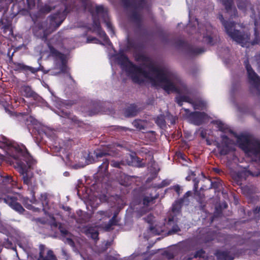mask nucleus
<instances>
[{
  "mask_svg": "<svg viewBox=\"0 0 260 260\" xmlns=\"http://www.w3.org/2000/svg\"><path fill=\"white\" fill-rule=\"evenodd\" d=\"M216 256L218 259L226 260L229 257V253L226 251H217L216 253Z\"/></svg>",
  "mask_w": 260,
  "mask_h": 260,
  "instance_id": "36",
  "label": "nucleus"
},
{
  "mask_svg": "<svg viewBox=\"0 0 260 260\" xmlns=\"http://www.w3.org/2000/svg\"><path fill=\"white\" fill-rule=\"evenodd\" d=\"M60 4V9L48 17L49 24L47 20L38 22L35 25L32 29L34 36L46 41L48 36L61 24L69 13L80 9L87 10L93 17L95 14L100 16L111 36L115 35L114 27L110 21L108 9L103 5H96L94 9V3L90 0H61Z\"/></svg>",
  "mask_w": 260,
  "mask_h": 260,
  "instance_id": "1",
  "label": "nucleus"
},
{
  "mask_svg": "<svg viewBox=\"0 0 260 260\" xmlns=\"http://www.w3.org/2000/svg\"><path fill=\"white\" fill-rule=\"evenodd\" d=\"M254 38L251 42L252 45L258 44L260 42V28H258V21L256 19L254 20Z\"/></svg>",
  "mask_w": 260,
  "mask_h": 260,
  "instance_id": "26",
  "label": "nucleus"
},
{
  "mask_svg": "<svg viewBox=\"0 0 260 260\" xmlns=\"http://www.w3.org/2000/svg\"><path fill=\"white\" fill-rule=\"evenodd\" d=\"M205 254V251L203 249H200L197 250L193 255V257H204Z\"/></svg>",
  "mask_w": 260,
  "mask_h": 260,
  "instance_id": "46",
  "label": "nucleus"
},
{
  "mask_svg": "<svg viewBox=\"0 0 260 260\" xmlns=\"http://www.w3.org/2000/svg\"><path fill=\"white\" fill-rule=\"evenodd\" d=\"M175 47L177 48H183L185 49L187 53L189 56H196L205 51V49L204 48L195 47L182 40H178L175 42Z\"/></svg>",
  "mask_w": 260,
  "mask_h": 260,
  "instance_id": "9",
  "label": "nucleus"
},
{
  "mask_svg": "<svg viewBox=\"0 0 260 260\" xmlns=\"http://www.w3.org/2000/svg\"><path fill=\"white\" fill-rule=\"evenodd\" d=\"M132 159L134 161L137 162V166L139 168L144 167L145 166V164L143 162V159L137 156H133Z\"/></svg>",
  "mask_w": 260,
  "mask_h": 260,
  "instance_id": "42",
  "label": "nucleus"
},
{
  "mask_svg": "<svg viewBox=\"0 0 260 260\" xmlns=\"http://www.w3.org/2000/svg\"><path fill=\"white\" fill-rule=\"evenodd\" d=\"M137 106L135 104H131L124 110V114L126 117H131L135 116L138 113Z\"/></svg>",
  "mask_w": 260,
  "mask_h": 260,
  "instance_id": "27",
  "label": "nucleus"
},
{
  "mask_svg": "<svg viewBox=\"0 0 260 260\" xmlns=\"http://www.w3.org/2000/svg\"><path fill=\"white\" fill-rule=\"evenodd\" d=\"M212 185V186L213 188H217L218 187V183H216V182H214V183H212L211 184Z\"/></svg>",
  "mask_w": 260,
  "mask_h": 260,
  "instance_id": "60",
  "label": "nucleus"
},
{
  "mask_svg": "<svg viewBox=\"0 0 260 260\" xmlns=\"http://www.w3.org/2000/svg\"><path fill=\"white\" fill-rule=\"evenodd\" d=\"M92 25L96 31L102 29L100 20L98 18H96L94 17L93 18Z\"/></svg>",
  "mask_w": 260,
  "mask_h": 260,
  "instance_id": "43",
  "label": "nucleus"
},
{
  "mask_svg": "<svg viewBox=\"0 0 260 260\" xmlns=\"http://www.w3.org/2000/svg\"><path fill=\"white\" fill-rule=\"evenodd\" d=\"M167 184H166L165 183V181L164 180L161 182V183L159 184V187H164L165 186H167Z\"/></svg>",
  "mask_w": 260,
  "mask_h": 260,
  "instance_id": "63",
  "label": "nucleus"
},
{
  "mask_svg": "<svg viewBox=\"0 0 260 260\" xmlns=\"http://www.w3.org/2000/svg\"><path fill=\"white\" fill-rule=\"evenodd\" d=\"M93 105L94 106H95V109H94L93 110H89V112H89L88 115H89V116H92V115H95V114H97V113L99 112V109L97 108V107H99V105L98 104V103H94L93 104Z\"/></svg>",
  "mask_w": 260,
  "mask_h": 260,
  "instance_id": "51",
  "label": "nucleus"
},
{
  "mask_svg": "<svg viewBox=\"0 0 260 260\" xmlns=\"http://www.w3.org/2000/svg\"><path fill=\"white\" fill-rule=\"evenodd\" d=\"M16 151L18 152L19 156L21 157L20 158L25 161L28 168L30 167L32 157L29 153L28 150L24 146H18L15 147Z\"/></svg>",
  "mask_w": 260,
  "mask_h": 260,
  "instance_id": "12",
  "label": "nucleus"
},
{
  "mask_svg": "<svg viewBox=\"0 0 260 260\" xmlns=\"http://www.w3.org/2000/svg\"><path fill=\"white\" fill-rule=\"evenodd\" d=\"M260 212V207L257 206L253 209V214L256 215Z\"/></svg>",
  "mask_w": 260,
  "mask_h": 260,
  "instance_id": "57",
  "label": "nucleus"
},
{
  "mask_svg": "<svg viewBox=\"0 0 260 260\" xmlns=\"http://www.w3.org/2000/svg\"><path fill=\"white\" fill-rule=\"evenodd\" d=\"M203 105H204V103L202 102H199L198 104H196L194 105V109H199L197 107V106L201 107L204 106Z\"/></svg>",
  "mask_w": 260,
  "mask_h": 260,
  "instance_id": "59",
  "label": "nucleus"
},
{
  "mask_svg": "<svg viewBox=\"0 0 260 260\" xmlns=\"http://www.w3.org/2000/svg\"><path fill=\"white\" fill-rule=\"evenodd\" d=\"M2 183L4 185L8 184L11 185V187L14 185V180L11 176L7 175L5 177H3L2 179Z\"/></svg>",
  "mask_w": 260,
  "mask_h": 260,
  "instance_id": "38",
  "label": "nucleus"
},
{
  "mask_svg": "<svg viewBox=\"0 0 260 260\" xmlns=\"http://www.w3.org/2000/svg\"><path fill=\"white\" fill-rule=\"evenodd\" d=\"M127 72L131 74L133 82L138 84H141L144 82V80L140 75H142L145 78H149L148 71L134 63H132V66L128 67Z\"/></svg>",
  "mask_w": 260,
  "mask_h": 260,
  "instance_id": "6",
  "label": "nucleus"
},
{
  "mask_svg": "<svg viewBox=\"0 0 260 260\" xmlns=\"http://www.w3.org/2000/svg\"><path fill=\"white\" fill-rule=\"evenodd\" d=\"M133 125L136 128L142 130L145 128L143 121L140 119H136L133 122Z\"/></svg>",
  "mask_w": 260,
  "mask_h": 260,
  "instance_id": "39",
  "label": "nucleus"
},
{
  "mask_svg": "<svg viewBox=\"0 0 260 260\" xmlns=\"http://www.w3.org/2000/svg\"><path fill=\"white\" fill-rule=\"evenodd\" d=\"M173 189L174 190L175 192H177L178 196L180 195L181 193V187L179 185H176L173 186Z\"/></svg>",
  "mask_w": 260,
  "mask_h": 260,
  "instance_id": "55",
  "label": "nucleus"
},
{
  "mask_svg": "<svg viewBox=\"0 0 260 260\" xmlns=\"http://www.w3.org/2000/svg\"><path fill=\"white\" fill-rule=\"evenodd\" d=\"M23 121L25 124L29 128V126L31 125H35L37 123V120L31 116L24 115Z\"/></svg>",
  "mask_w": 260,
  "mask_h": 260,
  "instance_id": "33",
  "label": "nucleus"
},
{
  "mask_svg": "<svg viewBox=\"0 0 260 260\" xmlns=\"http://www.w3.org/2000/svg\"><path fill=\"white\" fill-rule=\"evenodd\" d=\"M121 165H124L123 161H115V160H112L111 161V166L112 167L120 169Z\"/></svg>",
  "mask_w": 260,
  "mask_h": 260,
  "instance_id": "48",
  "label": "nucleus"
},
{
  "mask_svg": "<svg viewBox=\"0 0 260 260\" xmlns=\"http://www.w3.org/2000/svg\"><path fill=\"white\" fill-rule=\"evenodd\" d=\"M155 122L159 125H164L166 123L165 118L161 115L157 117Z\"/></svg>",
  "mask_w": 260,
  "mask_h": 260,
  "instance_id": "47",
  "label": "nucleus"
},
{
  "mask_svg": "<svg viewBox=\"0 0 260 260\" xmlns=\"http://www.w3.org/2000/svg\"><path fill=\"white\" fill-rule=\"evenodd\" d=\"M52 10V7L49 5H45L41 8V11L44 13H49Z\"/></svg>",
  "mask_w": 260,
  "mask_h": 260,
  "instance_id": "49",
  "label": "nucleus"
},
{
  "mask_svg": "<svg viewBox=\"0 0 260 260\" xmlns=\"http://www.w3.org/2000/svg\"><path fill=\"white\" fill-rule=\"evenodd\" d=\"M133 176L120 173L116 176L117 180L120 184L124 186H128L132 184Z\"/></svg>",
  "mask_w": 260,
  "mask_h": 260,
  "instance_id": "19",
  "label": "nucleus"
},
{
  "mask_svg": "<svg viewBox=\"0 0 260 260\" xmlns=\"http://www.w3.org/2000/svg\"><path fill=\"white\" fill-rule=\"evenodd\" d=\"M194 196L196 200L200 204V209H203L206 206L204 202L205 196L201 194L199 191L194 192Z\"/></svg>",
  "mask_w": 260,
  "mask_h": 260,
  "instance_id": "30",
  "label": "nucleus"
},
{
  "mask_svg": "<svg viewBox=\"0 0 260 260\" xmlns=\"http://www.w3.org/2000/svg\"><path fill=\"white\" fill-rule=\"evenodd\" d=\"M205 32H204L202 42L207 45L213 46L216 42V35L213 31L212 26L208 25L205 26Z\"/></svg>",
  "mask_w": 260,
  "mask_h": 260,
  "instance_id": "10",
  "label": "nucleus"
},
{
  "mask_svg": "<svg viewBox=\"0 0 260 260\" xmlns=\"http://www.w3.org/2000/svg\"><path fill=\"white\" fill-rule=\"evenodd\" d=\"M39 201V203L38 204H36L37 205H40V208H35L32 210L33 211H39L41 208H43V209L44 210V207L45 205H47L48 204V197L46 193H42L40 195V197L39 199L38 200Z\"/></svg>",
  "mask_w": 260,
  "mask_h": 260,
  "instance_id": "25",
  "label": "nucleus"
},
{
  "mask_svg": "<svg viewBox=\"0 0 260 260\" xmlns=\"http://www.w3.org/2000/svg\"><path fill=\"white\" fill-rule=\"evenodd\" d=\"M221 2L226 12L230 14L232 19L238 17V11L234 6V0H221Z\"/></svg>",
  "mask_w": 260,
  "mask_h": 260,
  "instance_id": "14",
  "label": "nucleus"
},
{
  "mask_svg": "<svg viewBox=\"0 0 260 260\" xmlns=\"http://www.w3.org/2000/svg\"><path fill=\"white\" fill-rule=\"evenodd\" d=\"M178 156L179 157H180V158H181L183 160H185V155L183 154V153H180L179 155H178Z\"/></svg>",
  "mask_w": 260,
  "mask_h": 260,
  "instance_id": "61",
  "label": "nucleus"
},
{
  "mask_svg": "<svg viewBox=\"0 0 260 260\" xmlns=\"http://www.w3.org/2000/svg\"><path fill=\"white\" fill-rule=\"evenodd\" d=\"M247 71L249 83L258 92L260 91V77L252 69L248 59L244 62Z\"/></svg>",
  "mask_w": 260,
  "mask_h": 260,
  "instance_id": "7",
  "label": "nucleus"
},
{
  "mask_svg": "<svg viewBox=\"0 0 260 260\" xmlns=\"http://www.w3.org/2000/svg\"><path fill=\"white\" fill-rule=\"evenodd\" d=\"M221 138L222 139V141L220 144L226 146H230L229 145L230 144L231 140L226 135H222Z\"/></svg>",
  "mask_w": 260,
  "mask_h": 260,
  "instance_id": "44",
  "label": "nucleus"
},
{
  "mask_svg": "<svg viewBox=\"0 0 260 260\" xmlns=\"http://www.w3.org/2000/svg\"><path fill=\"white\" fill-rule=\"evenodd\" d=\"M35 6V0H19L14 4L12 13L10 16L4 14L0 20V28L4 35L10 37L13 34L12 22L13 18L17 14H24Z\"/></svg>",
  "mask_w": 260,
  "mask_h": 260,
  "instance_id": "3",
  "label": "nucleus"
},
{
  "mask_svg": "<svg viewBox=\"0 0 260 260\" xmlns=\"http://www.w3.org/2000/svg\"><path fill=\"white\" fill-rule=\"evenodd\" d=\"M249 176L257 177L258 174H255L254 173L245 169L237 172L234 177V180L238 185H241L242 184V182L246 180L247 177Z\"/></svg>",
  "mask_w": 260,
  "mask_h": 260,
  "instance_id": "13",
  "label": "nucleus"
},
{
  "mask_svg": "<svg viewBox=\"0 0 260 260\" xmlns=\"http://www.w3.org/2000/svg\"><path fill=\"white\" fill-rule=\"evenodd\" d=\"M38 260H57V258L52 250H48L45 253V246L42 245L40 247Z\"/></svg>",
  "mask_w": 260,
  "mask_h": 260,
  "instance_id": "15",
  "label": "nucleus"
},
{
  "mask_svg": "<svg viewBox=\"0 0 260 260\" xmlns=\"http://www.w3.org/2000/svg\"><path fill=\"white\" fill-rule=\"evenodd\" d=\"M237 5L238 9L244 13H246L248 7H250L252 12L254 11L249 0H237Z\"/></svg>",
  "mask_w": 260,
  "mask_h": 260,
  "instance_id": "22",
  "label": "nucleus"
},
{
  "mask_svg": "<svg viewBox=\"0 0 260 260\" xmlns=\"http://www.w3.org/2000/svg\"><path fill=\"white\" fill-rule=\"evenodd\" d=\"M188 175H190V176H193V177H195L196 176V174L194 172L191 171V170H189L188 171Z\"/></svg>",
  "mask_w": 260,
  "mask_h": 260,
  "instance_id": "62",
  "label": "nucleus"
},
{
  "mask_svg": "<svg viewBox=\"0 0 260 260\" xmlns=\"http://www.w3.org/2000/svg\"><path fill=\"white\" fill-rule=\"evenodd\" d=\"M130 20L134 22L136 27L141 28L142 26V20L141 15L136 11H133L129 16Z\"/></svg>",
  "mask_w": 260,
  "mask_h": 260,
  "instance_id": "21",
  "label": "nucleus"
},
{
  "mask_svg": "<svg viewBox=\"0 0 260 260\" xmlns=\"http://www.w3.org/2000/svg\"><path fill=\"white\" fill-rule=\"evenodd\" d=\"M87 233L90 234L91 235V237L92 239L98 240H99V232L97 230H96L93 227H89L87 229Z\"/></svg>",
  "mask_w": 260,
  "mask_h": 260,
  "instance_id": "34",
  "label": "nucleus"
},
{
  "mask_svg": "<svg viewBox=\"0 0 260 260\" xmlns=\"http://www.w3.org/2000/svg\"><path fill=\"white\" fill-rule=\"evenodd\" d=\"M182 202L176 201L172 205V210L174 213H179L181 208Z\"/></svg>",
  "mask_w": 260,
  "mask_h": 260,
  "instance_id": "40",
  "label": "nucleus"
},
{
  "mask_svg": "<svg viewBox=\"0 0 260 260\" xmlns=\"http://www.w3.org/2000/svg\"><path fill=\"white\" fill-rule=\"evenodd\" d=\"M124 8H133L136 9L142 8L145 0H121Z\"/></svg>",
  "mask_w": 260,
  "mask_h": 260,
  "instance_id": "16",
  "label": "nucleus"
},
{
  "mask_svg": "<svg viewBox=\"0 0 260 260\" xmlns=\"http://www.w3.org/2000/svg\"><path fill=\"white\" fill-rule=\"evenodd\" d=\"M191 191H187V192L185 193V195H184V197H189V196L191 195Z\"/></svg>",
  "mask_w": 260,
  "mask_h": 260,
  "instance_id": "64",
  "label": "nucleus"
},
{
  "mask_svg": "<svg viewBox=\"0 0 260 260\" xmlns=\"http://www.w3.org/2000/svg\"><path fill=\"white\" fill-rule=\"evenodd\" d=\"M99 37L103 40L105 44L106 45H110L112 44L109 37L106 34L105 31L102 29V28L97 31Z\"/></svg>",
  "mask_w": 260,
  "mask_h": 260,
  "instance_id": "32",
  "label": "nucleus"
},
{
  "mask_svg": "<svg viewBox=\"0 0 260 260\" xmlns=\"http://www.w3.org/2000/svg\"><path fill=\"white\" fill-rule=\"evenodd\" d=\"M193 181L194 182L193 185V190L194 191V192L198 191V187H199V180L197 178H194L193 179Z\"/></svg>",
  "mask_w": 260,
  "mask_h": 260,
  "instance_id": "54",
  "label": "nucleus"
},
{
  "mask_svg": "<svg viewBox=\"0 0 260 260\" xmlns=\"http://www.w3.org/2000/svg\"><path fill=\"white\" fill-rule=\"evenodd\" d=\"M23 95L26 98H32L36 99L38 95L34 92L29 86H24L22 88Z\"/></svg>",
  "mask_w": 260,
  "mask_h": 260,
  "instance_id": "28",
  "label": "nucleus"
},
{
  "mask_svg": "<svg viewBox=\"0 0 260 260\" xmlns=\"http://www.w3.org/2000/svg\"><path fill=\"white\" fill-rule=\"evenodd\" d=\"M157 198V197L145 196L142 200V203L145 206H148L150 203H153V201Z\"/></svg>",
  "mask_w": 260,
  "mask_h": 260,
  "instance_id": "37",
  "label": "nucleus"
},
{
  "mask_svg": "<svg viewBox=\"0 0 260 260\" xmlns=\"http://www.w3.org/2000/svg\"><path fill=\"white\" fill-rule=\"evenodd\" d=\"M21 168L23 183L28 186V191L29 192L31 199L20 194L18 195L19 199L17 196L13 195H5L0 198V203H6L12 209L20 214L23 213L25 209L18 201L21 202L24 206L28 210H33L35 208L32 204H38L39 203L35 196L36 190L38 188L37 185L36 183H32V173L28 171V169H25L22 167Z\"/></svg>",
  "mask_w": 260,
  "mask_h": 260,
  "instance_id": "2",
  "label": "nucleus"
},
{
  "mask_svg": "<svg viewBox=\"0 0 260 260\" xmlns=\"http://www.w3.org/2000/svg\"><path fill=\"white\" fill-rule=\"evenodd\" d=\"M71 114H72V113L69 111L61 110L59 115L61 117L67 118L69 119Z\"/></svg>",
  "mask_w": 260,
  "mask_h": 260,
  "instance_id": "50",
  "label": "nucleus"
},
{
  "mask_svg": "<svg viewBox=\"0 0 260 260\" xmlns=\"http://www.w3.org/2000/svg\"><path fill=\"white\" fill-rule=\"evenodd\" d=\"M116 218L117 215L114 214L113 217L109 220L108 223L106 225L105 228L106 230L109 231L111 229V226L117 225L118 220Z\"/></svg>",
  "mask_w": 260,
  "mask_h": 260,
  "instance_id": "35",
  "label": "nucleus"
},
{
  "mask_svg": "<svg viewBox=\"0 0 260 260\" xmlns=\"http://www.w3.org/2000/svg\"><path fill=\"white\" fill-rule=\"evenodd\" d=\"M148 68L151 72L155 74L156 79L161 84L169 79L167 73L164 70L158 68L152 64H149Z\"/></svg>",
  "mask_w": 260,
  "mask_h": 260,
  "instance_id": "11",
  "label": "nucleus"
},
{
  "mask_svg": "<svg viewBox=\"0 0 260 260\" xmlns=\"http://www.w3.org/2000/svg\"><path fill=\"white\" fill-rule=\"evenodd\" d=\"M117 60L119 64L121 66H124L126 67V71L127 72V70L129 67L132 66V63H133L132 61H131L128 57L124 54V53L121 54L118 56L117 58Z\"/></svg>",
  "mask_w": 260,
  "mask_h": 260,
  "instance_id": "23",
  "label": "nucleus"
},
{
  "mask_svg": "<svg viewBox=\"0 0 260 260\" xmlns=\"http://www.w3.org/2000/svg\"><path fill=\"white\" fill-rule=\"evenodd\" d=\"M168 224L172 226V228L168 231V235H171L176 234L177 232L181 231L180 228L176 223H174V218H169Z\"/></svg>",
  "mask_w": 260,
  "mask_h": 260,
  "instance_id": "24",
  "label": "nucleus"
},
{
  "mask_svg": "<svg viewBox=\"0 0 260 260\" xmlns=\"http://www.w3.org/2000/svg\"><path fill=\"white\" fill-rule=\"evenodd\" d=\"M225 28L226 34L237 43L242 47L246 46L250 42V34L235 29L236 23L234 21L225 20L221 14L218 16Z\"/></svg>",
  "mask_w": 260,
  "mask_h": 260,
  "instance_id": "5",
  "label": "nucleus"
},
{
  "mask_svg": "<svg viewBox=\"0 0 260 260\" xmlns=\"http://www.w3.org/2000/svg\"><path fill=\"white\" fill-rule=\"evenodd\" d=\"M48 48L49 49V55L53 58L55 61H61L66 58V56L64 54L59 52L53 46L49 45Z\"/></svg>",
  "mask_w": 260,
  "mask_h": 260,
  "instance_id": "17",
  "label": "nucleus"
},
{
  "mask_svg": "<svg viewBox=\"0 0 260 260\" xmlns=\"http://www.w3.org/2000/svg\"><path fill=\"white\" fill-rule=\"evenodd\" d=\"M69 119L71 120L75 124L77 125L78 126H81L83 124V122L82 120L79 119L76 116L72 114Z\"/></svg>",
  "mask_w": 260,
  "mask_h": 260,
  "instance_id": "41",
  "label": "nucleus"
},
{
  "mask_svg": "<svg viewBox=\"0 0 260 260\" xmlns=\"http://www.w3.org/2000/svg\"><path fill=\"white\" fill-rule=\"evenodd\" d=\"M15 70V71H21L24 72H30L32 74H35L40 71L39 68H35L31 67H29L21 63H14Z\"/></svg>",
  "mask_w": 260,
  "mask_h": 260,
  "instance_id": "20",
  "label": "nucleus"
},
{
  "mask_svg": "<svg viewBox=\"0 0 260 260\" xmlns=\"http://www.w3.org/2000/svg\"><path fill=\"white\" fill-rule=\"evenodd\" d=\"M162 88L168 93L176 92L180 93V89L177 87L174 83L169 78L167 81L162 84Z\"/></svg>",
  "mask_w": 260,
  "mask_h": 260,
  "instance_id": "18",
  "label": "nucleus"
},
{
  "mask_svg": "<svg viewBox=\"0 0 260 260\" xmlns=\"http://www.w3.org/2000/svg\"><path fill=\"white\" fill-rule=\"evenodd\" d=\"M96 161H103V163L98 167V177L104 178L109 175L108 168L109 160L105 158L107 156L119 157L121 154L115 145H108L96 149L94 151Z\"/></svg>",
  "mask_w": 260,
  "mask_h": 260,
  "instance_id": "4",
  "label": "nucleus"
},
{
  "mask_svg": "<svg viewBox=\"0 0 260 260\" xmlns=\"http://www.w3.org/2000/svg\"><path fill=\"white\" fill-rule=\"evenodd\" d=\"M216 147L219 150V153L220 155H226L229 153L231 150L230 146H224L219 143L217 144Z\"/></svg>",
  "mask_w": 260,
  "mask_h": 260,
  "instance_id": "31",
  "label": "nucleus"
},
{
  "mask_svg": "<svg viewBox=\"0 0 260 260\" xmlns=\"http://www.w3.org/2000/svg\"><path fill=\"white\" fill-rule=\"evenodd\" d=\"M61 208L63 210L68 211L69 213H71V208L69 206H65L62 205Z\"/></svg>",
  "mask_w": 260,
  "mask_h": 260,
  "instance_id": "58",
  "label": "nucleus"
},
{
  "mask_svg": "<svg viewBox=\"0 0 260 260\" xmlns=\"http://www.w3.org/2000/svg\"><path fill=\"white\" fill-rule=\"evenodd\" d=\"M59 230H60V232L61 234V235L63 236H67L68 234H69V232L68 230H67L66 229H63V228H59Z\"/></svg>",
  "mask_w": 260,
  "mask_h": 260,
  "instance_id": "56",
  "label": "nucleus"
},
{
  "mask_svg": "<svg viewBox=\"0 0 260 260\" xmlns=\"http://www.w3.org/2000/svg\"><path fill=\"white\" fill-rule=\"evenodd\" d=\"M61 62V65L60 66V70L61 73H66L67 72V59L62 60Z\"/></svg>",
  "mask_w": 260,
  "mask_h": 260,
  "instance_id": "45",
  "label": "nucleus"
},
{
  "mask_svg": "<svg viewBox=\"0 0 260 260\" xmlns=\"http://www.w3.org/2000/svg\"><path fill=\"white\" fill-rule=\"evenodd\" d=\"M97 214L100 215L102 217H109L110 216V214L105 211H99Z\"/></svg>",
  "mask_w": 260,
  "mask_h": 260,
  "instance_id": "53",
  "label": "nucleus"
},
{
  "mask_svg": "<svg viewBox=\"0 0 260 260\" xmlns=\"http://www.w3.org/2000/svg\"><path fill=\"white\" fill-rule=\"evenodd\" d=\"M216 124L218 125L219 130L222 132H224L225 129V126L224 124L220 121H217Z\"/></svg>",
  "mask_w": 260,
  "mask_h": 260,
  "instance_id": "52",
  "label": "nucleus"
},
{
  "mask_svg": "<svg viewBox=\"0 0 260 260\" xmlns=\"http://www.w3.org/2000/svg\"><path fill=\"white\" fill-rule=\"evenodd\" d=\"M186 118L188 121L196 125H202L208 118V115L204 112H189V109H185Z\"/></svg>",
  "mask_w": 260,
  "mask_h": 260,
  "instance_id": "8",
  "label": "nucleus"
},
{
  "mask_svg": "<svg viewBox=\"0 0 260 260\" xmlns=\"http://www.w3.org/2000/svg\"><path fill=\"white\" fill-rule=\"evenodd\" d=\"M175 101L180 107L182 106L184 102L190 104L192 103V100L187 95L178 96L176 98Z\"/></svg>",
  "mask_w": 260,
  "mask_h": 260,
  "instance_id": "29",
  "label": "nucleus"
}]
</instances>
